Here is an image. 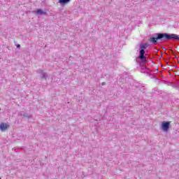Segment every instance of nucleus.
<instances>
[{
	"label": "nucleus",
	"instance_id": "f257e3e1",
	"mask_svg": "<svg viewBox=\"0 0 179 179\" xmlns=\"http://www.w3.org/2000/svg\"><path fill=\"white\" fill-rule=\"evenodd\" d=\"M178 40L179 41V35L172 34H157L156 37L151 38L150 42L152 44H157V41L159 40V41H166V40Z\"/></svg>",
	"mask_w": 179,
	"mask_h": 179
},
{
	"label": "nucleus",
	"instance_id": "f03ea898",
	"mask_svg": "<svg viewBox=\"0 0 179 179\" xmlns=\"http://www.w3.org/2000/svg\"><path fill=\"white\" fill-rule=\"evenodd\" d=\"M149 47L148 43H141L139 45V54L136 58V62L140 64V66H142V64H146L148 62V54L145 53V50Z\"/></svg>",
	"mask_w": 179,
	"mask_h": 179
},
{
	"label": "nucleus",
	"instance_id": "7ed1b4c3",
	"mask_svg": "<svg viewBox=\"0 0 179 179\" xmlns=\"http://www.w3.org/2000/svg\"><path fill=\"white\" fill-rule=\"evenodd\" d=\"M161 129L164 132H169V129H170V122H163L161 125Z\"/></svg>",
	"mask_w": 179,
	"mask_h": 179
},
{
	"label": "nucleus",
	"instance_id": "20e7f679",
	"mask_svg": "<svg viewBox=\"0 0 179 179\" xmlns=\"http://www.w3.org/2000/svg\"><path fill=\"white\" fill-rule=\"evenodd\" d=\"M9 128V124L6 123L0 124V129L1 131H6V129Z\"/></svg>",
	"mask_w": 179,
	"mask_h": 179
},
{
	"label": "nucleus",
	"instance_id": "39448f33",
	"mask_svg": "<svg viewBox=\"0 0 179 179\" xmlns=\"http://www.w3.org/2000/svg\"><path fill=\"white\" fill-rule=\"evenodd\" d=\"M58 2L60 3L61 6H65V5L71 2V0H59Z\"/></svg>",
	"mask_w": 179,
	"mask_h": 179
},
{
	"label": "nucleus",
	"instance_id": "423d86ee",
	"mask_svg": "<svg viewBox=\"0 0 179 179\" xmlns=\"http://www.w3.org/2000/svg\"><path fill=\"white\" fill-rule=\"evenodd\" d=\"M37 15H46V13L43 11L41 9H38L36 10Z\"/></svg>",
	"mask_w": 179,
	"mask_h": 179
},
{
	"label": "nucleus",
	"instance_id": "0eeeda50",
	"mask_svg": "<svg viewBox=\"0 0 179 179\" xmlns=\"http://www.w3.org/2000/svg\"><path fill=\"white\" fill-rule=\"evenodd\" d=\"M42 78H43V79H47V73H42Z\"/></svg>",
	"mask_w": 179,
	"mask_h": 179
},
{
	"label": "nucleus",
	"instance_id": "6e6552de",
	"mask_svg": "<svg viewBox=\"0 0 179 179\" xmlns=\"http://www.w3.org/2000/svg\"><path fill=\"white\" fill-rule=\"evenodd\" d=\"M21 115H24L26 118H30V115L28 114H21Z\"/></svg>",
	"mask_w": 179,
	"mask_h": 179
},
{
	"label": "nucleus",
	"instance_id": "1a4fd4ad",
	"mask_svg": "<svg viewBox=\"0 0 179 179\" xmlns=\"http://www.w3.org/2000/svg\"><path fill=\"white\" fill-rule=\"evenodd\" d=\"M17 48H20V45H17Z\"/></svg>",
	"mask_w": 179,
	"mask_h": 179
},
{
	"label": "nucleus",
	"instance_id": "9d476101",
	"mask_svg": "<svg viewBox=\"0 0 179 179\" xmlns=\"http://www.w3.org/2000/svg\"><path fill=\"white\" fill-rule=\"evenodd\" d=\"M143 69H146V67H143Z\"/></svg>",
	"mask_w": 179,
	"mask_h": 179
},
{
	"label": "nucleus",
	"instance_id": "9b49d317",
	"mask_svg": "<svg viewBox=\"0 0 179 179\" xmlns=\"http://www.w3.org/2000/svg\"><path fill=\"white\" fill-rule=\"evenodd\" d=\"M0 110H1V108H0Z\"/></svg>",
	"mask_w": 179,
	"mask_h": 179
}]
</instances>
